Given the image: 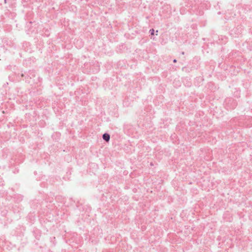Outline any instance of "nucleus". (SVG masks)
<instances>
[{
	"instance_id": "20e7f679",
	"label": "nucleus",
	"mask_w": 252,
	"mask_h": 252,
	"mask_svg": "<svg viewBox=\"0 0 252 252\" xmlns=\"http://www.w3.org/2000/svg\"><path fill=\"white\" fill-rule=\"evenodd\" d=\"M27 75L29 77L30 79H32L35 77V72L34 71H30Z\"/></svg>"
},
{
	"instance_id": "9b49d317",
	"label": "nucleus",
	"mask_w": 252,
	"mask_h": 252,
	"mask_svg": "<svg viewBox=\"0 0 252 252\" xmlns=\"http://www.w3.org/2000/svg\"><path fill=\"white\" fill-rule=\"evenodd\" d=\"M0 142H2V141L0 139Z\"/></svg>"
},
{
	"instance_id": "6e6552de",
	"label": "nucleus",
	"mask_w": 252,
	"mask_h": 252,
	"mask_svg": "<svg viewBox=\"0 0 252 252\" xmlns=\"http://www.w3.org/2000/svg\"><path fill=\"white\" fill-rule=\"evenodd\" d=\"M59 197H60L59 196H56V198H55V199H56L57 200H58V199H59Z\"/></svg>"
},
{
	"instance_id": "1a4fd4ad",
	"label": "nucleus",
	"mask_w": 252,
	"mask_h": 252,
	"mask_svg": "<svg viewBox=\"0 0 252 252\" xmlns=\"http://www.w3.org/2000/svg\"><path fill=\"white\" fill-rule=\"evenodd\" d=\"M4 3H6V1H7V0H4Z\"/></svg>"
},
{
	"instance_id": "39448f33",
	"label": "nucleus",
	"mask_w": 252,
	"mask_h": 252,
	"mask_svg": "<svg viewBox=\"0 0 252 252\" xmlns=\"http://www.w3.org/2000/svg\"><path fill=\"white\" fill-rule=\"evenodd\" d=\"M44 36L48 37L50 35L49 30L47 29H44Z\"/></svg>"
},
{
	"instance_id": "f257e3e1",
	"label": "nucleus",
	"mask_w": 252,
	"mask_h": 252,
	"mask_svg": "<svg viewBox=\"0 0 252 252\" xmlns=\"http://www.w3.org/2000/svg\"><path fill=\"white\" fill-rule=\"evenodd\" d=\"M2 42L3 43V46H0V53H2V52H5V51L7 49L5 48V45L4 44H6V45L7 46H11L12 45H13V43H12V42L11 41H8L7 39L6 38H4Z\"/></svg>"
},
{
	"instance_id": "423d86ee",
	"label": "nucleus",
	"mask_w": 252,
	"mask_h": 252,
	"mask_svg": "<svg viewBox=\"0 0 252 252\" xmlns=\"http://www.w3.org/2000/svg\"><path fill=\"white\" fill-rule=\"evenodd\" d=\"M150 31H151V34L152 35H154V29H152V30H150Z\"/></svg>"
},
{
	"instance_id": "9d476101",
	"label": "nucleus",
	"mask_w": 252,
	"mask_h": 252,
	"mask_svg": "<svg viewBox=\"0 0 252 252\" xmlns=\"http://www.w3.org/2000/svg\"><path fill=\"white\" fill-rule=\"evenodd\" d=\"M174 63H176V60H174Z\"/></svg>"
},
{
	"instance_id": "7ed1b4c3",
	"label": "nucleus",
	"mask_w": 252,
	"mask_h": 252,
	"mask_svg": "<svg viewBox=\"0 0 252 252\" xmlns=\"http://www.w3.org/2000/svg\"><path fill=\"white\" fill-rule=\"evenodd\" d=\"M23 196L21 194L15 195L14 197V199L17 203L21 202L23 200Z\"/></svg>"
},
{
	"instance_id": "0eeeda50",
	"label": "nucleus",
	"mask_w": 252,
	"mask_h": 252,
	"mask_svg": "<svg viewBox=\"0 0 252 252\" xmlns=\"http://www.w3.org/2000/svg\"><path fill=\"white\" fill-rule=\"evenodd\" d=\"M80 45L79 46V47L81 48V47H82L83 46V45L81 41H80Z\"/></svg>"
},
{
	"instance_id": "f03ea898",
	"label": "nucleus",
	"mask_w": 252,
	"mask_h": 252,
	"mask_svg": "<svg viewBox=\"0 0 252 252\" xmlns=\"http://www.w3.org/2000/svg\"><path fill=\"white\" fill-rule=\"evenodd\" d=\"M102 138L105 141L108 142L110 139V135L107 133H105L102 135Z\"/></svg>"
}]
</instances>
